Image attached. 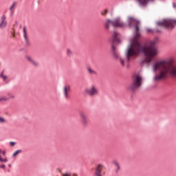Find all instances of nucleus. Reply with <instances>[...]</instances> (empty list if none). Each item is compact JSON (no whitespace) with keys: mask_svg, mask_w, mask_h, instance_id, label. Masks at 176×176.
Segmentation results:
<instances>
[{"mask_svg":"<svg viewBox=\"0 0 176 176\" xmlns=\"http://www.w3.org/2000/svg\"><path fill=\"white\" fill-rule=\"evenodd\" d=\"M113 27H118V28H126L127 25L129 27L133 26L134 35L131 40V45H140L139 39L141 38V33L140 32V27L141 23L133 16L127 17V24L124 23L120 17L115 18L113 21L107 19L104 23V28L106 30H109L110 25Z\"/></svg>","mask_w":176,"mask_h":176,"instance_id":"f257e3e1","label":"nucleus"},{"mask_svg":"<svg viewBox=\"0 0 176 176\" xmlns=\"http://www.w3.org/2000/svg\"><path fill=\"white\" fill-rule=\"evenodd\" d=\"M142 53L145 57L149 58H144L142 61V64L146 63V64H151L152 63V58L157 54V50L155 47V45H129L127 47L126 52V58L127 61H130V57L134 56H138Z\"/></svg>","mask_w":176,"mask_h":176,"instance_id":"f03ea898","label":"nucleus"},{"mask_svg":"<svg viewBox=\"0 0 176 176\" xmlns=\"http://www.w3.org/2000/svg\"><path fill=\"white\" fill-rule=\"evenodd\" d=\"M167 75H170L173 78L176 76V65H171L166 68L165 70H161L160 72V75H157L154 77V80H161V79H166Z\"/></svg>","mask_w":176,"mask_h":176,"instance_id":"7ed1b4c3","label":"nucleus"},{"mask_svg":"<svg viewBox=\"0 0 176 176\" xmlns=\"http://www.w3.org/2000/svg\"><path fill=\"white\" fill-rule=\"evenodd\" d=\"M159 27H165L168 30H174L176 27V19L166 18L157 22Z\"/></svg>","mask_w":176,"mask_h":176,"instance_id":"20e7f679","label":"nucleus"},{"mask_svg":"<svg viewBox=\"0 0 176 176\" xmlns=\"http://www.w3.org/2000/svg\"><path fill=\"white\" fill-rule=\"evenodd\" d=\"M174 63L173 58H166L160 61H155L153 64V72H156L157 69H162V65H164V64H167L168 65H171Z\"/></svg>","mask_w":176,"mask_h":176,"instance_id":"39448f33","label":"nucleus"},{"mask_svg":"<svg viewBox=\"0 0 176 176\" xmlns=\"http://www.w3.org/2000/svg\"><path fill=\"white\" fill-rule=\"evenodd\" d=\"M142 80V77H141L140 75H136L135 77V80H133V82L130 85V87H128L129 91H131V93H134L140 86H141V81Z\"/></svg>","mask_w":176,"mask_h":176,"instance_id":"423d86ee","label":"nucleus"},{"mask_svg":"<svg viewBox=\"0 0 176 176\" xmlns=\"http://www.w3.org/2000/svg\"><path fill=\"white\" fill-rule=\"evenodd\" d=\"M111 53L114 60H118L119 58V50L116 48L114 45H111Z\"/></svg>","mask_w":176,"mask_h":176,"instance_id":"0eeeda50","label":"nucleus"},{"mask_svg":"<svg viewBox=\"0 0 176 176\" xmlns=\"http://www.w3.org/2000/svg\"><path fill=\"white\" fill-rule=\"evenodd\" d=\"M155 0H136V2L138 3L139 6L142 8H146L150 3H153Z\"/></svg>","mask_w":176,"mask_h":176,"instance_id":"6e6552de","label":"nucleus"},{"mask_svg":"<svg viewBox=\"0 0 176 176\" xmlns=\"http://www.w3.org/2000/svg\"><path fill=\"white\" fill-rule=\"evenodd\" d=\"M0 30H3L5 27L8 25V21H6V15L3 14L0 17Z\"/></svg>","mask_w":176,"mask_h":176,"instance_id":"1a4fd4ad","label":"nucleus"},{"mask_svg":"<svg viewBox=\"0 0 176 176\" xmlns=\"http://www.w3.org/2000/svg\"><path fill=\"white\" fill-rule=\"evenodd\" d=\"M103 167L104 166H102V164H98V166L95 169V173H94L96 176H102V175L101 174V170H102Z\"/></svg>","mask_w":176,"mask_h":176,"instance_id":"9d476101","label":"nucleus"},{"mask_svg":"<svg viewBox=\"0 0 176 176\" xmlns=\"http://www.w3.org/2000/svg\"><path fill=\"white\" fill-rule=\"evenodd\" d=\"M85 91L89 96H94V94H97L98 93L97 89L94 87H92L89 89H86Z\"/></svg>","mask_w":176,"mask_h":176,"instance_id":"9b49d317","label":"nucleus"},{"mask_svg":"<svg viewBox=\"0 0 176 176\" xmlns=\"http://www.w3.org/2000/svg\"><path fill=\"white\" fill-rule=\"evenodd\" d=\"M69 90H71L69 85L65 86L63 88V94L66 99L69 98V96L68 95V91H69Z\"/></svg>","mask_w":176,"mask_h":176,"instance_id":"f8f14e48","label":"nucleus"},{"mask_svg":"<svg viewBox=\"0 0 176 176\" xmlns=\"http://www.w3.org/2000/svg\"><path fill=\"white\" fill-rule=\"evenodd\" d=\"M119 34L114 32L113 34V43H120V39L119 38Z\"/></svg>","mask_w":176,"mask_h":176,"instance_id":"ddd939ff","label":"nucleus"},{"mask_svg":"<svg viewBox=\"0 0 176 176\" xmlns=\"http://www.w3.org/2000/svg\"><path fill=\"white\" fill-rule=\"evenodd\" d=\"M80 118H81V121L82 123L83 124V126H86V124H87V118H86V116H85V114L83 113H80Z\"/></svg>","mask_w":176,"mask_h":176,"instance_id":"4468645a","label":"nucleus"},{"mask_svg":"<svg viewBox=\"0 0 176 176\" xmlns=\"http://www.w3.org/2000/svg\"><path fill=\"white\" fill-rule=\"evenodd\" d=\"M25 58L29 61V63H31V64L34 65V67H37L38 63H36L34 60H32V58H30V56H25Z\"/></svg>","mask_w":176,"mask_h":176,"instance_id":"2eb2a0df","label":"nucleus"},{"mask_svg":"<svg viewBox=\"0 0 176 176\" xmlns=\"http://www.w3.org/2000/svg\"><path fill=\"white\" fill-rule=\"evenodd\" d=\"M23 37L26 43H28V38H27V28L25 27L23 28Z\"/></svg>","mask_w":176,"mask_h":176,"instance_id":"dca6fc26","label":"nucleus"},{"mask_svg":"<svg viewBox=\"0 0 176 176\" xmlns=\"http://www.w3.org/2000/svg\"><path fill=\"white\" fill-rule=\"evenodd\" d=\"M113 164H115V166H116L117 167V168L116 169V173H119V170H120V166H119V164H118L116 161H113Z\"/></svg>","mask_w":176,"mask_h":176,"instance_id":"f3484780","label":"nucleus"},{"mask_svg":"<svg viewBox=\"0 0 176 176\" xmlns=\"http://www.w3.org/2000/svg\"><path fill=\"white\" fill-rule=\"evenodd\" d=\"M16 5H17V3L16 1H14L12 4L10 6L9 10L10 12H13V10L16 8Z\"/></svg>","mask_w":176,"mask_h":176,"instance_id":"a211bd4d","label":"nucleus"},{"mask_svg":"<svg viewBox=\"0 0 176 176\" xmlns=\"http://www.w3.org/2000/svg\"><path fill=\"white\" fill-rule=\"evenodd\" d=\"M160 40L157 38H154V40L151 41L150 43V45H157V43H159Z\"/></svg>","mask_w":176,"mask_h":176,"instance_id":"6ab92c4d","label":"nucleus"},{"mask_svg":"<svg viewBox=\"0 0 176 176\" xmlns=\"http://www.w3.org/2000/svg\"><path fill=\"white\" fill-rule=\"evenodd\" d=\"M21 152H23V151L21 149L16 150L13 153L12 156L14 157V156H17V155H19V153H21Z\"/></svg>","mask_w":176,"mask_h":176,"instance_id":"aec40b11","label":"nucleus"},{"mask_svg":"<svg viewBox=\"0 0 176 176\" xmlns=\"http://www.w3.org/2000/svg\"><path fill=\"white\" fill-rule=\"evenodd\" d=\"M107 13H108L107 10H104L103 11L101 12L102 16H107Z\"/></svg>","mask_w":176,"mask_h":176,"instance_id":"412c9836","label":"nucleus"},{"mask_svg":"<svg viewBox=\"0 0 176 176\" xmlns=\"http://www.w3.org/2000/svg\"><path fill=\"white\" fill-rule=\"evenodd\" d=\"M0 78H2L3 79V80H6L7 79V76H3V72L0 74Z\"/></svg>","mask_w":176,"mask_h":176,"instance_id":"4be33fe9","label":"nucleus"},{"mask_svg":"<svg viewBox=\"0 0 176 176\" xmlns=\"http://www.w3.org/2000/svg\"><path fill=\"white\" fill-rule=\"evenodd\" d=\"M146 32H148V34H153V30H152L151 28H147Z\"/></svg>","mask_w":176,"mask_h":176,"instance_id":"5701e85b","label":"nucleus"},{"mask_svg":"<svg viewBox=\"0 0 176 176\" xmlns=\"http://www.w3.org/2000/svg\"><path fill=\"white\" fill-rule=\"evenodd\" d=\"M67 56H69V57H70V56H72V52L69 49H67Z\"/></svg>","mask_w":176,"mask_h":176,"instance_id":"b1692460","label":"nucleus"},{"mask_svg":"<svg viewBox=\"0 0 176 176\" xmlns=\"http://www.w3.org/2000/svg\"><path fill=\"white\" fill-rule=\"evenodd\" d=\"M0 162H3V163H6V162H8V158H0Z\"/></svg>","mask_w":176,"mask_h":176,"instance_id":"393cba45","label":"nucleus"},{"mask_svg":"<svg viewBox=\"0 0 176 176\" xmlns=\"http://www.w3.org/2000/svg\"><path fill=\"white\" fill-rule=\"evenodd\" d=\"M87 69L89 74H96V72L94 70H92L91 68H88Z\"/></svg>","mask_w":176,"mask_h":176,"instance_id":"a878e982","label":"nucleus"},{"mask_svg":"<svg viewBox=\"0 0 176 176\" xmlns=\"http://www.w3.org/2000/svg\"><path fill=\"white\" fill-rule=\"evenodd\" d=\"M120 61L121 65H124V60L122 59V58H120Z\"/></svg>","mask_w":176,"mask_h":176,"instance_id":"bb28decb","label":"nucleus"},{"mask_svg":"<svg viewBox=\"0 0 176 176\" xmlns=\"http://www.w3.org/2000/svg\"><path fill=\"white\" fill-rule=\"evenodd\" d=\"M0 101H8V98L3 97V98H0Z\"/></svg>","mask_w":176,"mask_h":176,"instance_id":"cd10ccee","label":"nucleus"},{"mask_svg":"<svg viewBox=\"0 0 176 176\" xmlns=\"http://www.w3.org/2000/svg\"><path fill=\"white\" fill-rule=\"evenodd\" d=\"M5 122V118L0 117V123H3Z\"/></svg>","mask_w":176,"mask_h":176,"instance_id":"c85d7f7f","label":"nucleus"},{"mask_svg":"<svg viewBox=\"0 0 176 176\" xmlns=\"http://www.w3.org/2000/svg\"><path fill=\"white\" fill-rule=\"evenodd\" d=\"M16 144L15 142H10V146H14V144Z\"/></svg>","mask_w":176,"mask_h":176,"instance_id":"c756f323","label":"nucleus"},{"mask_svg":"<svg viewBox=\"0 0 176 176\" xmlns=\"http://www.w3.org/2000/svg\"><path fill=\"white\" fill-rule=\"evenodd\" d=\"M64 176H71V173L66 172Z\"/></svg>","mask_w":176,"mask_h":176,"instance_id":"7c9ffc66","label":"nucleus"},{"mask_svg":"<svg viewBox=\"0 0 176 176\" xmlns=\"http://www.w3.org/2000/svg\"><path fill=\"white\" fill-rule=\"evenodd\" d=\"M5 167H6L5 164L0 165V168L5 169Z\"/></svg>","mask_w":176,"mask_h":176,"instance_id":"2f4dec72","label":"nucleus"},{"mask_svg":"<svg viewBox=\"0 0 176 176\" xmlns=\"http://www.w3.org/2000/svg\"><path fill=\"white\" fill-rule=\"evenodd\" d=\"M15 36H16V35L14 34V33H12V36H11V38H14Z\"/></svg>","mask_w":176,"mask_h":176,"instance_id":"473e14b6","label":"nucleus"},{"mask_svg":"<svg viewBox=\"0 0 176 176\" xmlns=\"http://www.w3.org/2000/svg\"><path fill=\"white\" fill-rule=\"evenodd\" d=\"M1 153H2V155H5L6 154V151H1Z\"/></svg>","mask_w":176,"mask_h":176,"instance_id":"72a5a7b5","label":"nucleus"},{"mask_svg":"<svg viewBox=\"0 0 176 176\" xmlns=\"http://www.w3.org/2000/svg\"><path fill=\"white\" fill-rule=\"evenodd\" d=\"M155 32H162V31L157 29V30H155Z\"/></svg>","mask_w":176,"mask_h":176,"instance_id":"f704fd0d","label":"nucleus"},{"mask_svg":"<svg viewBox=\"0 0 176 176\" xmlns=\"http://www.w3.org/2000/svg\"><path fill=\"white\" fill-rule=\"evenodd\" d=\"M173 7L174 8H176V5H175V3H173Z\"/></svg>","mask_w":176,"mask_h":176,"instance_id":"c9c22d12","label":"nucleus"},{"mask_svg":"<svg viewBox=\"0 0 176 176\" xmlns=\"http://www.w3.org/2000/svg\"><path fill=\"white\" fill-rule=\"evenodd\" d=\"M20 52H24V48L21 49Z\"/></svg>","mask_w":176,"mask_h":176,"instance_id":"e433bc0d","label":"nucleus"},{"mask_svg":"<svg viewBox=\"0 0 176 176\" xmlns=\"http://www.w3.org/2000/svg\"><path fill=\"white\" fill-rule=\"evenodd\" d=\"M8 166H9V167H12V165L9 164Z\"/></svg>","mask_w":176,"mask_h":176,"instance_id":"4c0bfd02","label":"nucleus"},{"mask_svg":"<svg viewBox=\"0 0 176 176\" xmlns=\"http://www.w3.org/2000/svg\"><path fill=\"white\" fill-rule=\"evenodd\" d=\"M0 153H1V150H0Z\"/></svg>","mask_w":176,"mask_h":176,"instance_id":"58836bf2","label":"nucleus"}]
</instances>
